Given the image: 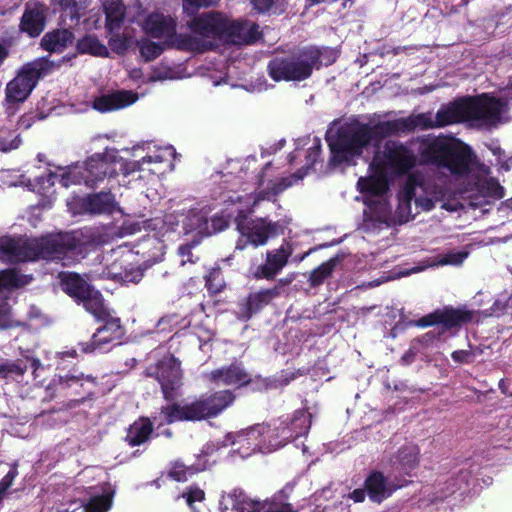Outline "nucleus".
I'll return each instance as SVG.
<instances>
[{"label": "nucleus", "mask_w": 512, "mask_h": 512, "mask_svg": "<svg viewBox=\"0 0 512 512\" xmlns=\"http://www.w3.org/2000/svg\"><path fill=\"white\" fill-rule=\"evenodd\" d=\"M367 491L366 488H357L354 489L350 494L349 498L352 499L355 503H361L365 500Z\"/></svg>", "instance_id": "nucleus-56"}, {"label": "nucleus", "mask_w": 512, "mask_h": 512, "mask_svg": "<svg viewBox=\"0 0 512 512\" xmlns=\"http://www.w3.org/2000/svg\"><path fill=\"white\" fill-rule=\"evenodd\" d=\"M236 400L232 390L224 389L202 394L194 402L198 421L215 418Z\"/></svg>", "instance_id": "nucleus-15"}, {"label": "nucleus", "mask_w": 512, "mask_h": 512, "mask_svg": "<svg viewBox=\"0 0 512 512\" xmlns=\"http://www.w3.org/2000/svg\"><path fill=\"white\" fill-rule=\"evenodd\" d=\"M21 143L18 135L7 130H0V152L17 149Z\"/></svg>", "instance_id": "nucleus-42"}, {"label": "nucleus", "mask_w": 512, "mask_h": 512, "mask_svg": "<svg viewBox=\"0 0 512 512\" xmlns=\"http://www.w3.org/2000/svg\"><path fill=\"white\" fill-rule=\"evenodd\" d=\"M499 389L501 391L502 394L504 395H510L511 393L509 392L508 390V383L505 379H501L499 381Z\"/></svg>", "instance_id": "nucleus-62"}, {"label": "nucleus", "mask_w": 512, "mask_h": 512, "mask_svg": "<svg viewBox=\"0 0 512 512\" xmlns=\"http://www.w3.org/2000/svg\"><path fill=\"white\" fill-rule=\"evenodd\" d=\"M417 341L420 343L419 348L429 349L433 348L434 344L440 341V338L437 336L435 331H429L426 334H424L421 338L417 339Z\"/></svg>", "instance_id": "nucleus-49"}, {"label": "nucleus", "mask_w": 512, "mask_h": 512, "mask_svg": "<svg viewBox=\"0 0 512 512\" xmlns=\"http://www.w3.org/2000/svg\"><path fill=\"white\" fill-rule=\"evenodd\" d=\"M7 55V50L5 49V47H3L2 44H0V65L2 64L3 60L7 57Z\"/></svg>", "instance_id": "nucleus-63"}, {"label": "nucleus", "mask_w": 512, "mask_h": 512, "mask_svg": "<svg viewBox=\"0 0 512 512\" xmlns=\"http://www.w3.org/2000/svg\"><path fill=\"white\" fill-rule=\"evenodd\" d=\"M181 77V73L176 67H173L166 62H162L152 68V73L147 82L175 80Z\"/></svg>", "instance_id": "nucleus-36"}, {"label": "nucleus", "mask_w": 512, "mask_h": 512, "mask_svg": "<svg viewBox=\"0 0 512 512\" xmlns=\"http://www.w3.org/2000/svg\"><path fill=\"white\" fill-rule=\"evenodd\" d=\"M142 27L146 34L160 39H171L176 32L174 20L159 12L149 14Z\"/></svg>", "instance_id": "nucleus-26"}, {"label": "nucleus", "mask_w": 512, "mask_h": 512, "mask_svg": "<svg viewBox=\"0 0 512 512\" xmlns=\"http://www.w3.org/2000/svg\"><path fill=\"white\" fill-rule=\"evenodd\" d=\"M45 18L46 6L36 0H30L25 4L20 29L29 36L36 37L44 30Z\"/></svg>", "instance_id": "nucleus-22"}, {"label": "nucleus", "mask_w": 512, "mask_h": 512, "mask_svg": "<svg viewBox=\"0 0 512 512\" xmlns=\"http://www.w3.org/2000/svg\"><path fill=\"white\" fill-rule=\"evenodd\" d=\"M416 162L414 153L403 144L389 141L378 152L370 165V174L361 177L357 186L364 203L375 211L377 218L386 217L391 211L388 201L387 174H401L410 170Z\"/></svg>", "instance_id": "nucleus-4"}, {"label": "nucleus", "mask_w": 512, "mask_h": 512, "mask_svg": "<svg viewBox=\"0 0 512 512\" xmlns=\"http://www.w3.org/2000/svg\"><path fill=\"white\" fill-rule=\"evenodd\" d=\"M28 368L32 369L34 377L37 378V371L42 368V365L38 359L28 356L15 361L2 362L0 363V379H15L24 375Z\"/></svg>", "instance_id": "nucleus-29"}, {"label": "nucleus", "mask_w": 512, "mask_h": 512, "mask_svg": "<svg viewBox=\"0 0 512 512\" xmlns=\"http://www.w3.org/2000/svg\"><path fill=\"white\" fill-rule=\"evenodd\" d=\"M457 363H469L473 361L475 354H451Z\"/></svg>", "instance_id": "nucleus-59"}, {"label": "nucleus", "mask_w": 512, "mask_h": 512, "mask_svg": "<svg viewBox=\"0 0 512 512\" xmlns=\"http://www.w3.org/2000/svg\"><path fill=\"white\" fill-rule=\"evenodd\" d=\"M229 219L227 216L223 215H214L211 217L209 226L211 229V234L222 231L228 226Z\"/></svg>", "instance_id": "nucleus-48"}, {"label": "nucleus", "mask_w": 512, "mask_h": 512, "mask_svg": "<svg viewBox=\"0 0 512 512\" xmlns=\"http://www.w3.org/2000/svg\"><path fill=\"white\" fill-rule=\"evenodd\" d=\"M112 504L109 495H97L89 499L84 505L85 512H107Z\"/></svg>", "instance_id": "nucleus-40"}, {"label": "nucleus", "mask_w": 512, "mask_h": 512, "mask_svg": "<svg viewBox=\"0 0 512 512\" xmlns=\"http://www.w3.org/2000/svg\"><path fill=\"white\" fill-rule=\"evenodd\" d=\"M467 252H454L446 254L441 257L437 262L431 264V266H443V265H454L459 266L463 263V261L467 258Z\"/></svg>", "instance_id": "nucleus-45"}, {"label": "nucleus", "mask_w": 512, "mask_h": 512, "mask_svg": "<svg viewBox=\"0 0 512 512\" xmlns=\"http://www.w3.org/2000/svg\"><path fill=\"white\" fill-rule=\"evenodd\" d=\"M182 497L186 499L187 505L195 510L194 504L205 500V492L196 485H191L183 492Z\"/></svg>", "instance_id": "nucleus-44"}, {"label": "nucleus", "mask_w": 512, "mask_h": 512, "mask_svg": "<svg viewBox=\"0 0 512 512\" xmlns=\"http://www.w3.org/2000/svg\"><path fill=\"white\" fill-rule=\"evenodd\" d=\"M192 247H193L192 245L186 244V245H182L179 248V254L181 256V264L182 265H184L186 262H194V260L192 259V253H191Z\"/></svg>", "instance_id": "nucleus-54"}, {"label": "nucleus", "mask_w": 512, "mask_h": 512, "mask_svg": "<svg viewBox=\"0 0 512 512\" xmlns=\"http://www.w3.org/2000/svg\"><path fill=\"white\" fill-rule=\"evenodd\" d=\"M450 188L442 176L425 178L420 174L410 175L398 195V214L401 221L413 219L420 211L432 210L436 203L441 208L455 212L462 204L449 198Z\"/></svg>", "instance_id": "nucleus-5"}, {"label": "nucleus", "mask_w": 512, "mask_h": 512, "mask_svg": "<svg viewBox=\"0 0 512 512\" xmlns=\"http://www.w3.org/2000/svg\"><path fill=\"white\" fill-rule=\"evenodd\" d=\"M237 229L241 234V239L237 244L238 249H243L242 241L253 245L254 247L264 246L270 237L277 236L283 232V227L279 222H272L267 218H257L246 222H239Z\"/></svg>", "instance_id": "nucleus-14"}, {"label": "nucleus", "mask_w": 512, "mask_h": 512, "mask_svg": "<svg viewBox=\"0 0 512 512\" xmlns=\"http://www.w3.org/2000/svg\"><path fill=\"white\" fill-rule=\"evenodd\" d=\"M320 148H321V145H320L319 140H315V143L313 144V146H311L307 151V156H306L307 161H306V165H305L306 169H309L314 165V163L316 162V160L320 154Z\"/></svg>", "instance_id": "nucleus-52"}, {"label": "nucleus", "mask_w": 512, "mask_h": 512, "mask_svg": "<svg viewBox=\"0 0 512 512\" xmlns=\"http://www.w3.org/2000/svg\"><path fill=\"white\" fill-rule=\"evenodd\" d=\"M72 33L68 30H55L44 35L41 40L43 49L61 53L72 43Z\"/></svg>", "instance_id": "nucleus-33"}, {"label": "nucleus", "mask_w": 512, "mask_h": 512, "mask_svg": "<svg viewBox=\"0 0 512 512\" xmlns=\"http://www.w3.org/2000/svg\"><path fill=\"white\" fill-rule=\"evenodd\" d=\"M148 375L155 376L160 384L164 400L171 402L166 406H162L160 410L166 424L198 421L194 402L184 405L176 402V399L181 396L183 372L181 362L174 357V354L165 355L157 362L154 371L149 372Z\"/></svg>", "instance_id": "nucleus-7"}, {"label": "nucleus", "mask_w": 512, "mask_h": 512, "mask_svg": "<svg viewBox=\"0 0 512 512\" xmlns=\"http://www.w3.org/2000/svg\"><path fill=\"white\" fill-rule=\"evenodd\" d=\"M318 59V49L310 48L297 55L274 58L268 72L275 81H302L310 77Z\"/></svg>", "instance_id": "nucleus-10"}, {"label": "nucleus", "mask_w": 512, "mask_h": 512, "mask_svg": "<svg viewBox=\"0 0 512 512\" xmlns=\"http://www.w3.org/2000/svg\"><path fill=\"white\" fill-rule=\"evenodd\" d=\"M189 28L197 41L196 48L206 50L216 39L242 45L255 42L259 35V26L251 21L230 19L218 13H205L193 18Z\"/></svg>", "instance_id": "nucleus-6"}, {"label": "nucleus", "mask_w": 512, "mask_h": 512, "mask_svg": "<svg viewBox=\"0 0 512 512\" xmlns=\"http://www.w3.org/2000/svg\"><path fill=\"white\" fill-rule=\"evenodd\" d=\"M77 48L81 53H88L94 56H107L108 50L104 44H102L96 37L88 35L82 38Z\"/></svg>", "instance_id": "nucleus-37"}, {"label": "nucleus", "mask_w": 512, "mask_h": 512, "mask_svg": "<svg viewBox=\"0 0 512 512\" xmlns=\"http://www.w3.org/2000/svg\"><path fill=\"white\" fill-rule=\"evenodd\" d=\"M79 303L83 304L86 311L92 314L97 321L104 323V325L99 327L93 334L91 342L85 350H109L110 348H105L104 345L108 344L110 341L119 339L121 335L120 320L112 315L101 293L94 288H92Z\"/></svg>", "instance_id": "nucleus-9"}, {"label": "nucleus", "mask_w": 512, "mask_h": 512, "mask_svg": "<svg viewBox=\"0 0 512 512\" xmlns=\"http://www.w3.org/2000/svg\"><path fill=\"white\" fill-rule=\"evenodd\" d=\"M159 220L158 219H154V220H149L148 222V228H151L153 230H157V229H160L159 226Z\"/></svg>", "instance_id": "nucleus-64"}, {"label": "nucleus", "mask_w": 512, "mask_h": 512, "mask_svg": "<svg viewBox=\"0 0 512 512\" xmlns=\"http://www.w3.org/2000/svg\"><path fill=\"white\" fill-rule=\"evenodd\" d=\"M134 156H140V151H146L140 161L125 162L118 158L114 151L106 152L104 155L95 154L85 162L73 164L67 167H58L46 177H40L34 183L30 179L22 177L21 184L26 185L30 190L46 194L56 181L63 187L82 182L87 186H94L107 176H112L117 170H121L124 176L134 172L136 169L145 170V165L168 161L174 156V149L171 146L157 147L152 144L134 147Z\"/></svg>", "instance_id": "nucleus-2"}, {"label": "nucleus", "mask_w": 512, "mask_h": 512, "mask_svg": "<svg viewBox=\"0 0 512 512\" xmlns=\"http://www.w3.org/2000/svg\"><path fill=\"white\" fill-rule=\"evenodd\" d=\"M228 498L234 512H296L290 505L274 510L266 501L251 499L242 489H234Z\"/></svg>", "instance_id": "nucleus-23"}, {"label": "nucleus", "mask_w": 512, "mask_h": 512, "mask_svg": "<svg viewBox=\"0 0 512 512\" xmlns=\"http://www.w3.org/2000/svg\"><path fill=\"white\" fill-rule=\"evenodd\" d=\"M129 78L137 81L143 78V72L141 69L134 68L129 71Z\"/></svg>", "instance_id": "nucleus-60"}, {"label": "nucleus", "mask_w": 512, "mask_h": 512, "mask_svg": "<svg viewBox=\"0 0 512 512\" xmlns=\"http://www.w3.org/2000/svg\"><path fill=\"white\" fill-rule=\"evenodd\" d=\"M471 319L472 314L470 311L464 309L445 308L427 314L420 319L411 322V324L423 328L435 326L438 330V334H440L447 329L460 326Z\"/></svg>", "instance_id": "nucleus-17"}, {"label": "nucleus", "mask_w": 512, "mask_h": 512, "mask_svg": "<svg viewBox=\"0 0 512 512\" xmlns=\"http://www.w3.org/2000/svg\"><path fill=\"white\" fill-rule=\"evenodd\" d=\"M83 379L96 385V378L92 375L84 377V374L80 373L79 375L67 374L65 376H60L53 386L49 385L47 387L48 393L52 391L49 394V399H54L59 394H65L67 390L73 389L70 392V396H72V398L69 399L66 404L68 409L76 408L87 400H93L95 393L92 389L87 390L84 388V383L82 382Z\"/></svg>", "instance_id": "nucleus-13"}, {"label": "nucleus", "mask_w": 512, "mask_h": 512, "mask_svg": "<svg viewBox=\"0 0 512 512\" xmlns=\"http://www.w3.org/2000/svg\"><path fill=\"white\" fill-rule=\"evenodd\" d=\"M403 484L388 482L381 471H371L364 481V487L367 496L373 503H382L389 498L397 489L403 487Z\"/></svg>", "instance_id": "nucleus-21"}, {"label": "nucleus", "mask_w": 512, "mask_h": 512, "mask_svg": "<svg viewBox=\"0 0 512 512\" xmlns=\"http://www.w3.org/2000/svg\"><path fill=\"white\" fill-rule=\"evenodd\" d=\"M421 158L426 163L434 164L442 175L449 174L456 180L468 177L474 181L470 190L469 205L481 207L491 199L503 197V188L484 168H476L471 149L460 142H449L443 139H425L419 149Z\"/></svg>", "instance_id": "nucleus-3"}, {"label": "nucleus", "mask_w": 512, "mask_h": 512, "mask_svg": "<svg viewBox=\"0 0 512 512\" xmlns=\"http://www.w3.org/2000/svg\"><path fill=\"white\" fill-rule=\"evenodd\" d=\"M55 4L61 6L65 10L77 12L83 8L87 0H53Z\"/></svg>", "instance_id": "nucleus-50"}, {"label": "nucleus", "mask_w": 512, "mask_h": 512, "mask_svg": "<svg viewBox=\"0 0 512 512\" xmlns=\"http://www.w3.org/2000/svg\"><path fill=\"white\" fill-rule=\"evenodd\" d=\"M219 274V270H214L208 276H206V285L210 290L214 292H218L221 289V284L214 285L213 283V280H215L219 276Z\"/></svg>", "instance_id": "nucleus-55"}, {"label": "nucleus", "mask_w": 512, "mask_h": 512, "mask_svg": "<svg viewBox=\"0 0 512 512\" xmlns=\"http://www.w3.org/2000/svg\"><path fill=\"white\" fill-rule=\"evenodd\" d=\"M182 225L185 234L197 237V240H193V245L198 244L202 237L211 235L207 212L204 210H191L183 217Z\"/></svg>", "instance_id": "nucleus-28"}, {"label": "nucleus", "mask_w": 512, "mask_h": 512, "mask_svg": "<svg viewBox=\"0 0 512 512\" xmlns=\"http://www.w3.org/2000/svg\"><path fill=\"white\" fill-rule=\"evenodd\" d=\"M416 354H403L400 358L401 365H410L414 362Z\"/></svg>", "instance_id": "nucleus-61"}, {"label": "nucleus", "mask_w": 512, "mask_h": 512, "mask_svg": "<svg viewBox=\"0 0 512 512\" xmlns=\"http://www.w3.org/2000/svg\"><path fill=\"white\" fill-rule=\"evenodd\" d=\"M267 169L261 175L256 191L253 195L245 196L247 207L254 208L262 201H274L276 197L290 187L293 182L288 178L270 179L267 177Z\"/></svg>", "instance_id": "nucleus-18"}, {"label": "nucleus", "mask_w": 512, "mask_h": 512, "mask_svg": "<svg viewBox=\"0 0 512 512\" xmlns=\"http://www.w3.org/2000/svg\"><path fill=\"white\" fill-rule=\"evenodd\" d=\"M319 59L317 60V64L315 68H318L319 65H330L337 58V52L333 49L325 48L322 51L318 50Z\"/></svg>", "instance_id": "nucleus-47"}, {"label": "nucleus", "mask_w": 512, "mask_h": 512, "mask_svg": "<svg viewBox=\"0 0 512 512\" xmlns=\"http://www.w3.org/2000/svg\"><path fill=\"white\" fill-rule=\"evenodd\" d=\"M154 433V425L149 417L141 416L127 429L124 441L130 447L140 446L146 443Z\"/></svg>", "instance_id": "nucleus-30"}, {"label": "nucleus", "mask_w": 512, "mask_h": 512, "mask_svg": "<svg viewBox=\"0 0 512 512\" xmlns=\"http://www.w3.org/2000/svg\"><path fill=\"white\" fill-rule=\"evenodd\" d=\"M23 284L22 278L14 270L0 272V289L19 287Z\"/></svg>", "instance_id": "nucleus-43"}, {"label": "nucleus", "mask_w": 512, "mask_h": 512, "mask_svg": "<svg viewBox=\"0 0 512 512\" xmlns=\"http://www.w3.org/2000/svg\"><path fill=\"white\" fill-rule=\"evenodd\" d=\"M503 109V102L495 98L459 99L441 106L435 115H410L406 118L380 122L373 127L359 124L334 125L326 132V141L331 151L330 163L339 165L352 162L355 157L362 154L374 136L407 133L416 128H440L464 121L492 125L500 119Z\"/></svg>", "instance_id": "nucleus-1"}, {"label": "nucleus", "mask_w": 512, "mask_h": 512, "mask_svg": "<svg viewBox=\"0 0 512 512\" xmlns=\"http://www.w3.org/2000/svg\"><path fill=\"white\" fill-rule=\"evenodd\" d=\"M336 259H330L322 263L319 267L310 273L309 281L312 286L320 285L327 277H329L336 265Z\"/></svg>", "instance_id": "nucleus-39"}, {"label": "nucleus", "mask_w": 512, "mask_h": 512, "mask_svg": "<svg viewBox=\"0 0 512 512\" xmlns=\"http://www.w3.org/2000/svg\"><path fill=\"white\" fill-rule=\"evenodd\" d=\"M18 475L17 465L12 466L8 473L0 480V495L8 491Z\"/></svg>", "instance_id": "nucleus-46"}, {"label": "nucleus", "mask_w": 512, "mask_h": 512, "mask_svg": "<svg viewBox=\"0 0 512 512\" xmlns=\"http://www.w3.org/2000/svg\"><path fill=\"white\" fill-rule=\"evenodd\" d=\"M111 46L114 50H116L118 53H122L127 48V42L125 39H112Z\"/></svg>", "instance_id": "nucleus-58"}, {"label": "nucleus", "mask_w": 512, "mask_h": 512, "mask_svg": "<svg viewBox=\"0 0 512 512\" xmlns=\"http://www.w3.org/2000/svg\"><path fill=\"white\" fill-rule=\"evenodd\" d=\"M203 468L192 465H185L181 460H176L171 463L170 469L168 470V477L177 482H185L189 477L202 471Z\"/></svg>", "instance_id": "nucleus-35"}, {"label": "nucleus", "mask_w": 512, "mask_h": 512, "mask_svg": "<svg viewBox=\"0 0 512 512\" xmlns=\"http://www.w3.org/2000/svg\"><path fill=\"white\" fill-rule=\"evenodd\" d=\"M310 372V366H301L291 371L290 369H284L278 376L273 379L263 380V386L265 389H277L288 385L291 381L298 377L307 375Z\"/></svg>", "instance_id": "nucleus-34"}, {"label": "nucleus", "mask_w": 512, "mask_h": 512, "mask_svg": "<svg viewBox=\"0 0 512 512\" xmlns=\"http://www.w3.org/2000/svg\"><path fill=\"white\" fill-rule=\"evenodd\" d=\"M106 19L110 27L119 24L124 17V6L121 0H105L103 3Z\"/></svg>", "instance_id": "nucleus-38"}, {"label": "nucleus", "mask_w": 512, "mask_h": 512, "mask_svg": "<svg viewBox=\"0 0 512 512\" xmlns=\"http://www.w3.org/2000/svg\"><path fill=\"white\" fill-rule=\"evenodd\" d=\"M284 0H251L255 9L259 12L270 10L274 6H280Z\"/></svg>", "instance_id": "nucleus-53"}, {"label": "nucleus", "mask_w": 512, "mask_h": 512, "mask_svg": "<svg viewBox=\"0 0 512 512\" xmlns=\"http://www.w3.org/2000/svg\"><path fill=\"white\" fill-rule=\"evenodd\" d=\"M420 463V448L416 444L401 446L390 458V465L394 471L405 476H411Z\"/></svg>", "instance_id": "nucleus-24"}, {"label": "nucleus", "mask_w": 512, "mask_h": 512, "mask_svg": "<svg viewBox=\"0 0 512 512\" xmlns=\"http://www.w3.org/2000/svg\"><path fill=\"white\" fill-rule=\"evenodd\" d=\"M219 0H184L185 6L191 5L193 7H207L215 5Z\"/></svg>", "instance_id": "nucleus-57"}, {"label": "nucleus", "mask_w": 512, "mask_h": 512, "mask_svg": "<svg viewBox=\"0 0 512 512\" xmlns=\"http://www.w3.org/2000/svg\"><path fill=\"white\" fill-rule=\"evenodd\" d=\"M51 69L52 64L45 58H38L23 65L17 75L6 85V102L8 104L23 103L36 87L39 79L48 74Z\"/></svg>", "instance_id": "nucleus-11"}, {"label": "nucleus", "mask_w": 512, "mask_h": 512, "mask_svg": "<svg viewBox=\"0 0 512 512\" xmlns=\"http://www.w3.org/2000/svg\"><path fill=\"white\" fill-rule=\"evenodd\" d=\"M280 293L281 288L279 285L251 293L247 299L244 317L249 318L253 313L259 311L264 306L268 305L273 299L277 298Z\"/></svg>", "instance_id": "nucleus-32"}, {"label": "nucleus", "mask_w": 512, "mask_h": 512, "mask_svg": "<svg viewBox=\"0 0 512 512\" xmlns=\"http://www.w3.org/2000/svg\"><path fill=\"white\" fill-rule=\"evenodd\" d=\"M13 325L10 307L7 303L0 305V328H9Z\"/></svg>", "instance_id": "nucleus-51"}, {"label": "nucleus", "mask_w": 512, "mask_h": 512, "mask_svg": "<svg viewBox=\"0 0 512 512\" xmlns=\"http://www.w3.org/2000/svg\"><path fill=\"white\" fill-rule=\"evenodd\" d=\"M139 50L145 61L149 62L161 55L163 47L155 42L144 39L139 42Z\"/></svg>", "instance_id": "nucleus-41"}, {"label": "nucleus", "mask_w": 512, "mask_h": 512, "mask_svg": "<svg viewBox=\"0 0 512 512\" xmlns=\"http://www.w3.org/2000/svg\"><path fill=\"white\" fill-rule=\"evenodd\" d=\"M61 286L64 292L74 298L78 303L88 294L93 287L76 273H62Z\"/></svg>", "instance_id": "nucleus-31"}, {"label": "nucleus", "mask_w": 512, "mask_h": 512, "mask_svg": "<svg viewBox=\"0 0 512 512\" xmlns=\"http://www.w3.org/2000/svg\"><path fill=\"white\" fill-rule=\"evenodd\" d=\"M78 241L72 234H57L20 243L11 238L0 240V259L20 262L43 258L65 260L77 249Z\"/></svg>", "instance_id": "nucleus-8"}, {"label": "nucleus", "mask_w": 512, "mask_h": 512, "mask_svg": "<svg viewBox=\"0 0 512 512\" xmlns=\"http://www.w3.org/2000/svg\"><path fill=\"white\" fill-rule=\"evenodd\" d=\"M138 99L139 95L133 91L119 90L96 98L93 107L102 113L111 112L128 107Z\"/></svg>", "instance_id": "nucleus-25"}, {"label": "nucleus", "mask_w": 512, "mask_h": 512, "mask_svg": "<svg viewBox=\"0 0 512 512\" xmlns=\"http://www.w3.org/2000/svg\"><path fill=\"white\" fill-rule=\"evenodd\" d=\"M210 380L214 382L221 381L224 385L236 387L246 386L252 382L251 375L241 364L236 363L211 371Z\"/></svg>", "instance_id": "nucleus-27"}, {"label": "nucleus", "mask_w": 512, "mask_h": 512, "mask_svg": "<svg viewBox=\"0 0 512 512\" xmlns=\"http://www.w3.org/2000/svg\"><path fill=\"white\" fill-rule=\"evenodd\" d=\"M294 252V246L289 241H284L278 248L266 252L265 263L258 265L252 271V277L256 280L274 279L288 264Z\"/></svg>", "instance_id": "nucleus-16"}, {"label": "nucleus", "mask_w": 512, "mask_h": 512, "mask_svg": "<svg viewBox=\"0 0 512 512\" xmlns=\"http://www.w3.org/2000/svg\"><path fill=\"white\" fill-rule=\"evenodd\" d=\"M67 206L74 215L110 213L115 207V199L110 193H98L85 198L74 197L67 201Z\"/></svg>", "instance_id": "nucleus-19"}, {"label": "nucleus", "mask_w": 512, "mask_h": 512, "mask_svg": "<svg viewBox=\"0 0 512 512\" xmlns=\"http://www.w3.org/2000/svg\"><path fill=\"white\" fill-rule=\"evenodd\" d=\"M312 415L305 409L296 410L289 421H282L276 428L278 444H285L308 434Z\"/></svg>", "instance_id": "nucleus-20"}, {"label": "nucleus", "mask_w": 512, "mask_h": 512, "mask_svg": "<svg viewBox=\"0 0 512 512\" xmlns=\"http://www.w3.org/2000/svg\"><path fill=\"white\" fill-rule=\"evenodd\" d=\"M136 258V253L126 246L112 249L104 256L105 268L98 276L122 283H137L141 280L143 271L137 265Z\"/></svg>", "instance_id": "nucleus-12"}]
</instances>
